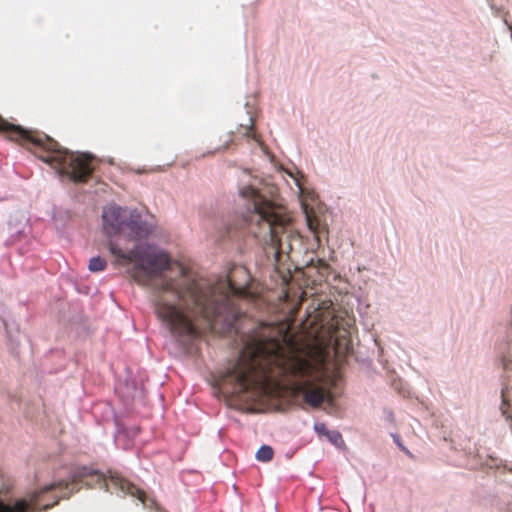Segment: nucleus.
<instances>
[{"label": "nucleus", "instance_id": "9", "mask_svg": "<svg viewBox=\"0 0 512 512\" xmlns=\"http://www.w3.org/2000/svg\"><path fill=\"white\" fill-rule=\"evenodd\" d=\"M107 262L101 257H94L90 259L88 268L91 272H100L106 268Z\"/></svg>", "mask_w": 512, "mask_h": 512}, {"label": "nucleus", "instance_id": "5", "mask_svg": "<svg viewBox=\"0 0 512 512\" xmlns=\"http://www.w3.org/2000/svg\"><path fill=\"white\" fill-rule=\"evenodd\" d=\"M239 194L247 201L244 220L249 231L265 245L281 250V234L290 223L283 206L263 196L253 186H244Z\"/></svg>", "mask_w": 512, "mask_h": 512}, {"label": "nucleus", "instance_id": "12", "mask_svg": "<svg viewBox=\"0 0 512 512\" xmlns=\"http://www.w3.org/2000/svg\"><path fill=\"white\" fill-rule=\"evenodd\" d=\"M314 429L319 435L323 436L330 431L324 423H315Z\"/></svg>", "mask_w": 512, "mask_h": 512}, {"label": "nucleus", "instance_id": "2", "mask_svg": "<svg viewBox=\"0 0 512 512\" xmlns=\"http://www.w3.org/2000/svg\"><path fill=\"white\" fill-rule=\"evenodd\" d=\"M326 378L323 360L301 356L287 331L261 324L247 339L237 362L220 376L219 386L233 396L250 392L253 397L287 389L318 407L329 395Z\"/></svg>", "mask_w": 512, "mask_h": 512}, {"label": "nucleus", "instance_id": "6", "mask_svg": "<svg viewBox=\"0 0 512 512\" xmlns=\"http://www.w3.org/2000/svg\"><path fill=\"white\" fill-rule=\"evenodd\" d=\"M103 229L109 236L122 235L129 240H141L151 232L150 225L142 220L137 210H129L117 205L103 209Z\"/></svg>", "mask_w": 512, "mask_h": 512}, {"label": "nucleus", "instance_id": "10", "mask_svg": "<svg viewBox=\"0 0 512 512\" xmlns=\"http://www.w3.org/2000/svg\"><path fill=\"white\" fill-rule=\"evenodd\" d=\"M253 125V120L250 119V125L247 127L241 126L238 133H242L244 137L248 139L252 138L255 142L261 143L260 137L252 131Z\"/></svg>", "mask_w": 512, "mask_h": 512}, {"label": "nucleus", "instance_id": "3", "mask_svg": "<svg viewBox=\"0 0 512 512\" xmlns=\"http://www.w3.org/2000/svg\"><path fill=\"white\" fill-rule=\"evenodd\" d=\"M79 484H85L87 487H104L107 491L112 489L121 491L125 495H130L138 499L145 508L153 510L152 512H166L163 510L155 499L149 498L145 491L138 488L136 485L121 477L120 475L113 474L106 478L103 474L95 471L90 467H79L76 468L69 481L61 480L50 485H46L43 488L31 493L28 498L20 499L14 503V505H7L0 502V512H29L36 508L39 502L42 500L44 494L53 490H68L69 486H72L69 492L64 493L61 498H69L73 493L79 491ZM60 497H56L51 504H44L42 509L47 510L54 505L58 504Z\"/></svg>", "mask_w": 512, "mask_h": 512}, {"label": "nucleus", "instance_id": "14", "mask_svg": "<svg viewBox=\"0 0 512 512\" xmlns=\"http://www.w3.org/2000/svg\"><path fill=\"white\" fill-rule=\"evenodd\" d=\"M319 263L323 267H327V264L323 260H319Z\"/></svg>", "mask_w": 512, "mask_h": 512}, {"label": "nucleus", "instance_id": "13", "mask_svg": "<svg viewBox=\"0 0 512 512\" xmlns=\"http://www.w3.org/2000/svg\"><path fill=\"white\" fill-rule=\"evenodd\" d=\"M233 141H234V140L232 139V137H231V136H229V139L225 142V144H224L222 147H220V148H216V150H217V151H219V150H225V149H227V148L229 147V145H230Z\"/></svg>", "mask_w": 512, "mask_h": 512}, {"label": "nucleus", "instance_id": "1", "mask_svg": "<svg viewBox=\"0 0 512 512\" xmlns=\"http://www.w3.org/2000/svg\"><path fill=\"white\" fill-rule=\"evenodd\" d=\"M109 250L117 264L134 263L131 277L152 289L155 315L181 344L190 343L208 329L220 334L237 329V321L244 316L238 301L256 297L249 288L251 277L244 267H235L226 277L210 283L190 279L182 266L177 275L168 276L169 255L148 245H137L125 252L110 242Z\"/></svg>", "mask_w": 512, "mask_h": 512}, {"label": "nucleus", "instance_id": "11", "mask_svg": "<svg viewBox=\"0 0 512 512\" xmlns=\"http://www.w3.org/2000/svg\"><path fill=\"white\" fill-rule=\"evenodd\" d=\"M325 436L329 439L331 443H333L336 446H341L342 444H344L343 438L338 431L330 430Z\"/></svg>", "mask_w": 512, "mask_h": 512}, {"label": "nucleus", "instance_id": "4", "mask_svg": "<svg viewBox=\"0 0 512 512\" xmlns=\"http://www.w3.org/2000/svg\"><path fill=\"white\" fill-rule=\"evenodd\" d=\"M0 132L25 146L59 174L67 175L74 182H86L94 170V158L91 155L69 152L48 135L11 124L1 116Z\"/></svg>", "mask_w": 512, "mask_h": 512}, {"label": "nucleus", "instance_id": "8", "mask_svg": "<svg viewBox=\"0 0 512 512\" xmlns=\"http://www.w3.org/2000/svg\"><path fill=\"white\" fill-rule=\"evenodd\" d=\"M273 456L274 451L268 445L261 446L256 453V459L261 462H269L273 459Z\"/></svg>", "mask_w": 512, "mask_h": 512}, {"label": "nucleus", "instance_id": "7", "mask_svg": "<svg viewBox=\"0 0 512 512\" xmlns=\"http://www.w3.org/2000/svg\"><path fill=\"white\" fill-rule=\"evenodd\" d=\"M503 369L505 372L506 382L504 383V387L502 388L501 398V412L505 417L506 421L509 423L510 428L512 429V360L511 359H503Z\"/></svg>", "mask_w": 512, "mask_h": 512}]
</instances>
